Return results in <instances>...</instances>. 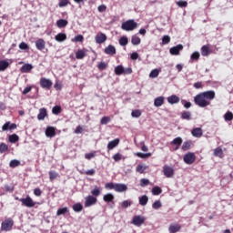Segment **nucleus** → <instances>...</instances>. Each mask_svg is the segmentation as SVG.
Returning a JSON list of instances; mask_svg holds the SVG:
<instances>
[{
    "label": "nucleus",
    "instance_id": "obj_1",
    "mask_svg": "<svg viewBox=\"0 0 233 233\" xmlns=\"http://www.w3.org/2000/svg\"><path fill=\"white\" fill-rule=\"evenodd\" d=\"M213 99H216V91L209 90L195 96L194 103L200 108H206V106H210V101H213Z\"/></svg>",
    "mask_w": 233,
    "mask_h": 233
},
{
    "label": "nucleus",
    "instance_id": "obj_2",
    "mask_svg": "<svg viewBox=\"0 0 233 233\" xmlns=\"http://www.w3.org/2000/svg\"><path fill=\"white\" fill-rule=\"evenodd\" d=\"M121 28L126 32H132V30L137 28V23L134 19L127 20L122 24Z\"/></svg>",
    "mask_w": 233,
    "mask_h": 233
},
{
    "label": "nucleus",
    "instance_id": "obj_3",
    "mask_svg": "<svg viewBox=\"0 0 233 233\" xmlns=\"http://www.w3.org/2000/svg\"><path fill=\"white\" fill-rule=\"evenodd\" d=\"M13 227L14 220L12 218H7L2 222L1 230H4L5 232H9V230H12Z\"/></svg>",
    "mask_w": 233,
    "mask_h": 233
},
{
    "label": "nucleus",
    "instance_id": "obj_4",
    "mask_svg": "<svg viewBox=\"0 0 233 233\" xmlns=\"http://www.w3.org/2000/svg\"><path fill=\"white\" fill-rule=\"evenodd\" d=\"M19 201L22 203L23 207H26L27 208L35 207V202H34L30 196H27L25 198H20Z\"/></svg>",
    "mask_w": 233,
    "mask_h": 233
},
{
    "label": "nucleus",
    "instance_id": "obj_5",
    "mask_svg": "<svg viewBox=\"0 0 233 233\" xmlns=\"http://www.w3.org/2000/svg\"><path fill=\"white\" fill-rule=\"evenodd\" d=\"M85 207L86 208H90V207H94V205H96V203H97V198L92 196V195H89L87 197H86L85 198Z\"/></svg>",
    "mask_w": 233,
    "mask_h": 233
},
{
    "label": "nucleus",
    "instance_id": "obj_6",
    "mask_svg": "<svg viewBox=\"0 0 233 233\" xmlns=\"http://www.w3.org/2000/svg\"><path fill=\"white\" fill-rule=\"evenodd\" d=\"M145 221H146L145 217L141 215H137L133 217V219H132V223L133 225H135V227H141V225H143Z\"/></svg>",
    "mask_w": 233,
    "mask_h": 233
},
{
    "label": "nucleus",
    "instance_id": "obj_7",
    "mask_svg": "<svg viewBox=\"0 0 233 233\" xmlns=\"http://www.w3.org/2000/svg\"><path fill=\"white\" fill-rule=\"evenodd\" d=\"M194 161H196V155L194 153L189 152L184 156V163L186 165H192Z\"/></svg>",
    "mask_w": 233,
    "mask_h": 233
},
{
    "label": "nucleus",
    "instance_id": "obj_8",
    "mask_svg": "<svg viewBox=\"0 0 233 233\" xmlns=\"http://www.w3.org/2000/svg\"><path fill=\"white\" fill-rule=\"evenodd\" d=\"M40 86L46 90H50V88H52V80L42 77L40 79Z\"/></svg>",
    "mask_w": 233,
    "mask_h": 233
},
{
    "label": "nucleus",
    "instance_id": "obj_9",
    "mask_svg": "<svg viewBox=\"0 0 233 233\" xmlns=\"http://www.w3.org/2000/svg\"><path fill=\"white\" fill-rule=\"evenodd\" d=\"M163 173L166 177H174V167L165 165L163 167Z\"/></svg>",
    "mask_w": 233,
    "mask_h": 233
},
{
    "label": "nucleus",
    "instance_id": "obj_10",
    "mask_svg": "<svg viewBox=\"0 0 233 233\" xmlns=\"http://www.w3.org/2000/svg\"><path fill=\"white\" fill-rule=\"evenodd\" d=\"M183 50V45L179 44L176 46H173L169 49V54L171 56H179V53Z\"/></svg>",
    "mask_w": 233,
    "mask_h": 233
},
{
    "label": "nucleus",
    "instance_id": "obj_11",
    "mask_svg": "<svg viewBox=\"0 0 233 233\" xmlns=\"http://www.w3.org/2000/svg\"><path fill=\"white\" fill-rule=\"evenodd\" d=\"M95 40L97 45H103V43H105V41H106V35H105L103 33H98L96 35Z\"/></svg>",
    "mask_w": 233,
    "mask_h": 233
},
{
    "label": "nucleus",
    "instance_id": "obj_12",
    "mask_svg": "<svg viewBox=\"0 0 233 233\" xmlns=\"http://www.w3.org/2000/svg\"><path fill=\"white\" fill-rule=\"evenodd\" d=\"M127 190H128L127 184L117 183L115 186V192H127Z\"/></svg>",
    "mask_w": 233,
    "mask_h": 233
},
{
    "label": "nucleus",
    "instance_id": "obj_13",
    "mask_svg": "<svg viewBox=\"0 0 233 233\" xmlns=\"http://www.w3.org/2000/svg\"><path fill=\"white\" fill-rule=\"evenodd\" d=\"M17 128V125L12 124L10 122H6L3 127L2 130L3 132H6V130H15Z\"/></svg>",
    "mask_w": 233,
    "mask_h": 233
},
{
    "label": "nucleus",
    "instance_id": "obj_14",
    "mask_svg": "<svg viewBox=\"0 0 233 233\" xmlns=\"http://www.w3.org/2000/svg\"><path fill=\"white\" fill-rule=\"evenodd\" d=\"M182 143H183V138H181V137H178L174 138L171 141L170 145H172V146L175 145L176 146L175 150H178L179 147H181Z\"/></svg>",
    "mask_w": 233,
    "mask_h": 233
},
{
    "label": "nucleus",
    "instance_id": "obj_15",
    "mask_svg": "<svg viewBox=\"0 0 233 233\" xmlns=\"http://www.w3.org/2000/svg\"><path fill=\"white\" fill-rule=\"evenodd\" d=\"M48 116V113L46 112V108L42 107L39 109V113L37 115L38 121H44L45 117Z\"/></svg>",
    "mask_w": 233,
    "mask_h": 233
},
{
    "label": "nucleus",
    "instance_id": "obj_16",
    "mask_svg": "<svg viewBox=\"0 0 233 233\" xmlns=\"http://www.w3.org/2000/svg\"><path fill=\"white\" fill-rule=\"evenodd\" d=\"M104 52L107 56H116V47L112 45H109L104 49Z\"/></svg>",
    "mask_w": 233,
    "mask_h": 233
},
{
    "label": "nucleus",
    "instance_id": "obj_17",
    "mask_svg": "<svg viewBox=\"0 0 233 233\" xmlns=\"http://www.w3.org/2000/svg\"><path fill=\"white\" fill-rule=\"evenodd\" d=\"M46 137H55L56 128L54 127H47L46 128Z\"/></svg>",
    "mask_w": 233,
    "mask_h": 233
},
{
    "label": "nucleus",
    "instance_id": "obj_18",
    "mask_svg": "<svg viewBox=\"0 0 233 233\" xmlns=\"http://www.w3.org/2000/svg\"><path fill=\"white\" fill-rule=\"evenodd\" d=\"M191 134L193 137H201L203 136V129L201 127L193 128Z\"/></svg>",
    "mask_w": 233,
    "mask_h": 233
},
{
    "label": "nucleus",
    "instance_id": "obj_19",
    "mask_svg": "<svg viewBox=\"0 0 233 233\" xmlns=\"http://www.w3.org/2000/svg\"><path fill=\"white\" fill-rule=\"evenodd\" d=\"M117 145H119V138H115L114 140L109 141L107 144V150H114Z\"/></svg>",
    "mask_w": 233,
    "mask_h": 233
},
{
    "label": "nucleus",
    "instance_id": "obj_20",
    "mask_svg": "<svg viewBox=\"0 0 233 233\" xmlns=\"http://www.w3.org/2000/svg\"><path fill=\"white\" fill-rule=\"evenodd\" d=\"M76 59H85L86 57V49H79L76 52Z\"/></svg>",
    "mask_w": 233,
    "mask_h": 233
},
{
    "label": "nucleus",
    "instance_id": "obj_21",
    "mask_svg": "<svg viewBox=\"0 0 233 233\" xmlns=\"http://www.w3.org/2000/svg\"><path fill=\"white\" fill-rule=\"evenodd\" d=\"M167 103H169V105H177V103H179V96L176 95L168 96Z\"/></svg>",
    "mask_w": 233,
    "mask_h": 233
},
{
    "label": "nucleus",
    "instance_id": "obj_22",
    "mask_svg": "<svg viewBox=\"0 0 233 233\" xmlns=\"http://www.w3.org/2000/svg\"><path fill=\"white\" fill-rule=\"evenodd\" d=\"M164 103H165V96H158V97H156L154 100V106L157 107L163 106Z\"/></svg>",
    "mask_w": 233,
    "mask_h": 233
},
{
    "label": "nucleus",
    "instance_id": "obj_23",
    "mask_svg": "<svg viewBox=\"0 0 233 233\" xmlns=\"http://www.w3.org/2000/svg\"><path fill=\"white\" fill-rule=\"evenodd\" d=\"M180 117L185 121H190L192 119V113L190 111H183Z\"/></svg>",
    "mask_w": 233,
    "mask_h": 233
},
{
    "label": "nucleus",
    "instance_id": "obj_24",
    "mask_svg": "<svg viewBox=\"0 0 233 233\" xmlns=\"http://www.w3.org/2000/svg\"><path fill=\"white\" fill-rule=\"evenodd\" d=\"M32 68H34V66H32L31 64H25L20 68V71L22 72V74H28V72H30Z\"/></svg>",
    "mask_w": 233,
    "mask_h": 233
},
{
    "label": "nucleus",
    "instance_id": "obj_25",
    "mask_svg": "<svg viewBox=\"0 0 233 233\" xmlns=\"http://www.w3.org/2000/svg\"><path fill=\"white\" fill-rule=\"evenodd\" d=\"M45 40H43L42 38L35 41V47L37 50H45Z\"/></svg>",
    "mask_w": 233,
    "mask_h": 233
},
{
    "label": "nucleus",
    "instance_id": "obj_26",
    "mask_svg": "<svg viewBox=\"0 0 233 233\" xmlns=\"http://www.w3.org/2000/svg\"><path fill=\"white\" fill-rule=\"evenodd\" d=\"M138 201H139V205H141V207H147V203H148V196L144 195L138 198Z\"/></svg>",
    "mask_w": 233,
    "mask_h": 233
},
{
    "label": "nucleus",
    "instance_id": "obj_27",
    "mask_svg": "<svg viewBox=\"0 0 233 233\" xmlns=\"http://www.w3.org/2000/svg\"><path fill=\"white\" fill-rule=\"evenodd\" d=\"M55 39L57 43H63V41H66V34L59 33L55 36Z\"/></svg>",
    "mask_w": 233,
    "mask_h": 233
},
{
    "label": "nucleus",
    "instance_id": "obj_28",
    "mask_svg": "<svg viewBox=\"0 0 233 233\" xmlns=\"http://www.w3.org/2000/svg\"><path fill=\"white\" fill-rule=\"evenodd\" d=\"M201 56L204 57H207L208 56H210V47L208 46H203L200 49Z\"/></svg>",
    "mask_w": 233,
    "mask_h": 233
},
{
    "label": "nucleus",
    "instance_id": "obj_29",
    "mask_svg": "<svg viewBox=\"0 0 233 233\" xmlns=\"http://www.w3.org/2000/svg\"><path fill=\"white\" fill-rule=\"evenodd\" d=\"M168 230H169V233L179 232L181 230V226H179L178 224L170 225L168 228Z\"/></svg>",
    "mask_w": 233,
    "mask_h": 233
},
{
    "label": "nucleus",
    "instance_id": "obj_30",
    "mask_svg": "<svg viewBox=\"0 0 233 233\" xmlns=\"http://www.w3.org/2000/svg\"><path fill=\"white\" fill-rule=\"evenodd\" d=\"M8 66H10V63H8V61L0 60V72H5Z\"/></svg>",
    "mask_w": 233,
    "mask_h": 233
},
{
    "label": "nucleus",
    "instance_id": "obj_31",
    "mask_svg": "<svg viewBox=\"0 0 233 233\" xmlns=\"http://www.w3.org/2000/svg\"><path fill=\"white\" fill-rule=\"evenodd\" d=\"M68 25V21L65 19H59L56 21V26L58 28H65Z\"/></svg>",
    "mask_w": 233,
    "mask_h": 233
},
{
    "label": "nucleus",
    "instance_id": "obj_32",
    "mask_svg": "<svg viewBox=\"0 0 233 233\" xmlns=\"http://www.w3.org/2000/svg\"><path fill=\"white\" fill-rule=\"evenodd\" d=\"M103 200L106 203H112V201H114V196L112 195V193H107V194L104 195Z\"/></svg>",
    "mask_w": 233,
    "mask_h": 233
},
{
    "label": "nucleus",
    "instance_id": "obj_33",
    "mask_svg": "<svg viewBox=\"0 0 233 233\" xmlns=\"http://www.w3.org/2000/svg\"><path fill=\"white\" fill-rule=\"evenodd\" d=\"M131 43L132 45H134L135 46H137L138 45H141V38H139V36L134 35L131 37Z\"/></svg>",
    "mask_w": 233,
    "mask_h": 233
},
{
    "label": "nucleus",
    "instance_id": "obj_34",
    "mask_svg": "<svg viewBox=\"0 0 233 233\" xmlns=\"http://www.w3.org/2000/svg\"><path fill=\"white\" fill-rule=\"evenodd\" d=\"M124 72H125V67H123V66H116L115 67L116 76H122V74H124Z\"/></svg>",
    "mask_w": 233,
    "mask_h": 233
},
{
    "label": "nucleus",
    "instance_id": "obj_35",
    "mask_svg": "<svg viewBox=\"0 0 233 233\" xmlns=\"http://www.w3.org/2000/svg\"><path fill=\"white\" fill-rule=\"evenodd\" d=\"M8 141L9 143H17V141H19V136L16 134L9 135Z\"/></svg>",
    "mask_w": 233,
    "mask_h": 233
},
{
    "label": "nucleus",
    "instance_id": "obj_36",
    "mask_svg": "<svg viewBox=\"0 0 233 233\" xmlns=\"http://www.w3.org/2000/svg\"><path fill=\"white\" fill-rule=\"evenodd\" d=\"M214 156L216 157H223V149L220 147L215 148L214 149Z\"/></svg>",
    "mask_w": 233,
    "mask_h": 233
},
{
    "label": "nucleus",
    "instance_id": "obj_37",
    "mask_svg": "<svg viewBox=\"0 0 233 233\" xmlns=\"http://www.w3.org/2000/svg\"><path fill=\"white\" fill-rule=\"evenodd\" d=\"M66 213H68V208H60L56 211V216H65Z\"/></svg>",
    "mask_w": 233,
    "mask_h": 233
},
{
    "label": "nucleus",
    "instance_id": "obj_38",
    "mask_svg": "<svg viewBox=\"0 0 233 233\" xmlns=\"http://www.w3.org/2000/svg\"><path fill=\"white\" fill-rule=\"evenodd\" d=\"M92 196L95 198H97L98 196L101 195V188L99 187L96 186L94 189L91 190Z\"/></svg>",
    "mask_w": 233,
    "mask_h": 233
},
{
    "label": "nucleus",
    "instance_id": "obj_39",
    "mask_svg": "<svg viewBox=\"0 0 233 233\" xmlns=\"http://www.w3.org/2000/svg\"><path fill=\"white\" fill-rule=\"evenodd\" d=\"M74 212H81L83 210V204L82 203H76L73 205Z\"/></svg>",
    "mask_w": 233,
    "mask_h": 233
},
{
    "label": "nucleus",
    "instance_id": "obj_40",
    "mask_svg": "<svg viewBox=\"0 0 233 233\" xmlns=\"http://www.w3.org/2000/svg\"><path fill=\"white\" fill-rule=\"evenodd\" d=\"M162 207H163V204H161V200H156L152 204V208H154V210H159V208H161Z\"/></svg>",
    "mask_w": 233,
    "mask_h": 233
},
{
    "label": "nucleus",
    "instance_id": "obj_41",
    "mask_svg": "<svg viewBox=\"0 0 233 233\" xmlns=\"http://www.w3.org/2000/svg\"><path fill=\"white\" fill-rule=\"evenodd\" d=\"M159 72H160V70L157 68L153 69L149 74V77H151V79H156V77H157V76H159Z\"/></svg>",
    "mask_w": 233,
    "mask_h": 233
},
{
    "label": "nucleus",
    "instance_id": "obj_42",
    "mask_svg": "<svg viewBox=\"0 0 233 233\" xmlns=\"http://www.w3.org/2000/svg\"><path fill=\"white\" fill-rule=\"evenodd\" d=\"M192 146L191 141H185L182 145V150L186 152V150H190V147Z\"/></svg>",
    "mask_w": 233,
    "mask_h": 233
},
{
    "label": "nucleus",
    "instance_id": "obj_43",
    "mask_svg": "<svg viewBox=\"0 0 233 233\" xmlns=\"http://www.w3.org/2000/svg\"><path fill=\"white\" fill-rule=\"evenodd\" d=\"M120 46H127L128 45V38L127 36H122L119 39Z\"/></svg>",
    "mask_w": 233,
    "mask_h": 233
},
{
    "label": "nucleus",
    "instance_id": "obj_44",
    "mask_svg": "<svg viewBox=\"0 0 233 233\" xmlns=\"http://www.w3.org/2000/svg\"><path fill=\"white\" fill-rule=\"evenodd\" d=\"M21 165V162L17 159H13L9 163V167L11 168H15V167H19Z\"/></svg>",
    "mask_w": 233,
    "mask_h": 233
},
{
    "label": "nucleus",
    "instance_id": "obj_45",
    "mask_svg": "<svg viewBox=\"0 0 233 233\" xmlns=\"http://www.w3.org/2000/svg\"><path fill=\"white\" fill-rule=\"evenodd\" d=\"M161 192H163V189H161V187H154L152 188V194L153 196H159V194H161Z\"/></svg>",
    "mask_w": 233,
    "mask_h": 233
},
{
    "label": "nucleus",
    "instance_id": "obj_46",
    "mask_svg": "<svg viewBox=\"0 0 233 233\" xmlns=\"http://www.w3.org/2000/svg\"><path fill=\"white\" fill-rule=\"evenodd\" d=\"M147 169V166L144 165H137L136 171L138 172V174H144Z\"/></svg>",
    "mask_w": 233,
    "mask_h": 233
},
{
    "label": "nucleus",
    "instance_id": "obj_47",
    "mask_svg": "<svg viewBox=\"0 0 233 233\" xmlns=\"http://www.w3.org/2000/svg\"><path fill=\"white\" fill-rule=\"evenodd\" d=\"M97 68L100 71L106 70V68H108V64L106 62H100L97 65Z\"/></svg>",
    "mask_w": 233,
    "mask_h": 233
},
{
    "label": "nucleus",
    "instance_id": "obj_48",
    "mask_svg": "<svg viewBox=\"0 0 233 233\" xmlns=\"http://www.w3.org/2000/svg\"><path fill=\"white\" fill-rule=\"evenodd\" d=\"M8 150V145H6L5 142H2L0 144V154H5V152H7Z\"/></svg>",
    "mask_w": 233,
    "mask_h": 233
},
{
    "label": "nucleus",
    "instance_id": "obj_49",
    "mask_svg": "<svg viewBox=\"0 0 233 233\" xmlns=\"http://www.w3.org/2000/svg\"><path fill=\"white\" fill-rule=\"evenodd\" d=\"M224 119H225V121H232L233 113L230 111L226 112V114L224 115Z\"/></svg>",
    "mask_w": 233,
    "mask_h": 233
},
{
    "label": "nucleus",
    "instance_id": "obj_50",
    "mask_svg": "<svg viewBox=\"0 0 233 233\" xmlns=\"http://www.w3.org/2000/svg\"><path fill=\"white\" fill-rule=\"evenodd\" d=\"M150 185V180L148 178H142L140 179V187H145Z\"/></svg>",
    "mask_w": 233,
    "mask_h": 233
},
{
    "label": "nucleus",
    "instance_id": "obj_51",
    "mask_svg": "<svg viewBox=\"0 0 233 233\" xmlns=\"http://www.w3.org/2000/svg\"><path fill=\"white\" fill-rule=\"evenodd\" d=\"M132 204H133L132 200H124L121 203V207L122 208H128V207H131Z\"/></svg>",
    "mask_w": 233,
    "mask_h": 233
},
{
    "label": "nucleus",
    "instance_id": "obj_52",
    "mask_svg": "<svg viewBox=\"0 0 233 233\" xmlns=\"http://www.w3.org/2000/svg\"><path fill=\"white\" fill-rule=\"evenodd\" d=\"M200 56H201V55H199V52L195 51V52L191 55L190 60H191V61H198V59H199Z\"/></svg>",
    "mask_w": 233,
    "mask_h": 233
},
{
    "label": "nucleus",
    "instance_id": "obj_53",
    "mask_svg": "<svg viewBox=\"0 0 233 233\" xmlns=\"http://www.w3.org/2000/svg\"><path fill=\"white\" fill-rule=\"evenodd\" d=\"M137 157H141V159H147V157H150L152 153H137Z\"/></svg>",
    "mask_w": 233,
    "mask_h": 233
},
{
    "label": "nucleus",
    "instance_id": "obj_54",
    "mask_svg": "<svg viewBox=\"0 0 233 233\" xmlns=\"http://www.w3.org/2000/svg\"><path fill=\"white\" fill-rule=\"evenodd\" d=\"M52 113L55 114V116H58V114H61V106H55L52 108Z\"/></svg>",
    "mask_w": 233,
    "mask_h": 233
},
{
    "label": "nucleus",
    "instance_id": "obj_55",
    "mask_svg": "<svg viewBox=\"0 0 233 233\" xmlns=\"http://www.w3.org/2000/svg\"><path fill=\"white\" fill-rule=\"evenodd\" d=\"M132 117H141V110L135 109L131 112Z\"/></svg>",
    "mask_w": 233,
    "mask_h": 233
},
{
    "label": "nucleus",
    "instance_id": "obj_56",
    "mask_svg": "<svg viewBox=\"0 0 233 233\" xmlns=\"http://www.w3.org/2000/svg\"><path fill=\"white\" fill-rule=\"evenodd\" d=\"M58 174L56 171H49V179L50 181H54L57 177Z\"/></svg>",
    "mask_w": 233,
    "mask_h": 233
},
{
    "label": "nucleus",
    "instance_id": "obj_57",
    "mask_svg": "<svg viewBox=\"0 0 233 233\" xmlns=\"http://www.w3.org/2000/svg\"><path fill=\"white\" fill-rule=\"evenodd\" d=\"M105 188H107L108 190H116V184L112 182L106 183Z\"/></svg>",
    "mask_w": 233,
    "mask_h": 233
},
{
    "label": "nucleus",
    "instance_id": "obj_58",
    "mask_svg": "<svg viewBox=\"0 0 233 233\" xmlns=\"http://www.w3.org/2000/svg\"><path fill=\"white\" fill-rule=\"evenodd\" d=\"M177 5L180 8H187V6L188 5V3L187 1H178L177 2Z\"/></svg>",
    "mask_w": 233,
    "mask_h": 233
},
{
    "label": "nucleus",
    "instance_id": "obj_59",
    "mask_svg": "<svg viewBox=\"0 0 233 233\" xmlns=\"http://www.w3.org/2000/svg\"><path fill=\"white\" fill-rule=\"evenodd\" d=\"M101 125H108L110 123L109 116H103L100 120Z\"/></svg>",
    "mask_w": 233,
    "mask_h": 233
},
{
    "label": "nucleus",
    "instance_id": "obj_60",
    "mask_svg": "<svg viewBox=\"0 0 233 233\" xmlns=\"http://www.w3.org/2000/svg\"><path fill=\"white\" fill-rule=\"evenodd\" d=\"M83 35H77L74 37L73 41H75V43H81L83 42Z\"/></svg>",
    "mask_w": 233,
    "mask_h": 233
},
{
    "label": "nucleus",
    "instance_id": "obj_61",
    "mask_svg": "<svg viewBox=\"0 0 233 233\" xmlns=\"http://www.w3.org/2000/svg\"><path fill=\"white\" fill-rule=\"evenodd\" d=\"M168 43H170V36L164 35L162 37V45H168Z\"/></svg>",
    "mask_w": 233,
    "mask_h": 233
},
{
    "label": "nucleus",
    "instance_id": "obj_62",
    "mask_svg": "<svg viewBox=\"0 0 233 233\" xmlns=\"http://www.w3.org/2000/svg\"><path fill=\"white\" fill-rule=\"evenodd\" d=\"M69 1L68 0H60L58 3V6L60 8H63L68 5Z\"/></svg>",
    "mask_w": 233,
    "mask_h": 233
},
{
    "label": "nucleus",
    "instance_id": "obj_63",
    "mask_svg": "<svg viewBox=\"0 0 233 233\" xmlns=\"http://www.w3.org/2000/svg\"><path fill=\"white\" fill-rule=\"evenodd\" d=\"M19 48L20 50H28V44L25 43V42H21L19 44Z\"/></svg>",
    "mask_w": 233,
    "mask_h": 233
},
{
    "label": "nucleus",
    "instance_id": "obj_64",
    "mask_svg": "<svg viewBox=\"0 0 233 233\" xmlns=\"http://www.w3.org/2000/svg\"><path fill=\"white\" fill-rule=\"evenodd\" d=\"M122 157H123V155H121L120 153H116L113 156L114 161H116V162L122 159Z\"/></svg>",
    "mask_w": 233,
    "mask_h": 233
}]
</instances>
